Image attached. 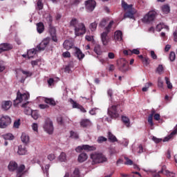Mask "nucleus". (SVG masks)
Here are the masks:
<instances>
[{"label":"nucleus","instance_id":"f257e3e1","mask_svg":"<svg viewBox=\"0 0 177 177\" xmlns=\"http://www.w3.org/2000/svg\"><path fill=\"white\" fill-rule=\"evenodd\" d=\"M113 24H114V21H111L108 26L104 28V32H103L101 34V40L102 42V44L104 45V46H106V45H109V42H110V37H109V32L111 31V27H113Z\"/></svg>","mask_w":177,"mask_h":177},{"label":"nucleus","instance_id":"f03ea898","mask_svg":"<svg viewBox=\"0 0 177 177\" xmlns=\"http://www.w3.org/2000/svg\"><path fill=\"white\" fill-rule=\"evenodd\" d=\"M90 158L92 159L93 164H100L106 162L107 158L103 153L94 152L90 155Z\"/></svg>","mask_w":177,"mask_h":177},{"label":"nucleus","instance_id":"7ed1b4c3","mask_svg":"<svg viewBox=\"0 0 177 177\" xmlns=\"http://www.w3.org/2000/svg\"><path fill=\"white\" fill-rule=\"evenodd\" d=\"M30 98V94L28 93H21L20 91H17V97L14 100V106H17V104L28 100Z\"/></svg>","mask_w":177,"mask_h":177},{"label":"nucleus","instance_id":"20e7f679","mask_svg":"<svg viewBox=\"0 0 177 177\" xmlns=\"http://www.w3.org/2000/svg\"><path fill=\"white\" fill-rule=\"evenodd\" d=\"M118 109H120V105H112L109 106L108 109V115L111 116V118H118V117H120Z\"/></svg>","mask_w":177,"mask_h":177},{"label":"nucleus","instance_id":"39448f33","mask_svg":"<svg viewBox=\"0 0 177 177\" xmlns=\"http://www.w3.org/2000/svg\"><path fill=\"white\" fill-rule=\"evenodd\" d=\"M43 128L44 131L47 132V133H49V135H52L54 131L53 122H52L50 119L47 118L45 121Z\"/></svg>","mask_w":177,"mask_h":177},{"label":"nucleus","instance_id":"423d86ee","mask_svg":"<svg viewBox=\"0 0 177 177\" xmlns=\"http://www.w3.org/2000/svg\"><path fill=\"white\" fill-rule=\"evenodd\" d=\"M157 12L156 11H149L147 15L142 19V23H151L156 19Z\"/></svg>","mask_w":177,"mask_h":177},{"label":"nucleus","instance_id":"0eeeda50","mask_svg":"<svg viewBox=\"0 0 177 177\" xmlns=\"http://www.w3.org/2000/svg\"><path fill=\"white\" fill-rule=\"evenodd\" d=\"M74 30L76 37L84 35V34L86 32V27H85V24H84V23H80Z\"/></svg>","mask_w":177,"mask_h":177},{"label":"nucleus","instance_id":"6e6552de","mask_svg":"<svg viewBox=\"0 0 177 177\" xmlns=\"http://www.w3.org/2000/svg\"><path fill=\"white\" fill-rule=\"evenodd\" d=\"M12 124V119L8 115H3L0 118V128H6L8 125Z\"/></svg>","mask_w":177,"mask_h":177},{"label":"nucleus","instance_id":"1a4fd4ad","mask_svg":"<svg viewBox=\"0 0 177 177\" xmlns=\"http://www.w3.org/2000/svg\"><path fill=\"white\" fill-rule=\"evenodd\" d=\"M86 10L87 12H93L96 8V1L93 0H88L85 1Z\"/></svg>","mask_w":177,"mask_h":177},{"label":"nucleus","instance_id":"9d476101","mask_svg":"<svg viewBox=\"0 0 177 177\" xmlns=\"http://www.w3.org/2000/svg\"><path fill=\"white\" fill-rule=\"evenodd\" d=\"M50 41V38L46 37L37 46V49L39 52H41V50H45V48L49 45V42Z\"/></svg>","mask_w":177,"mask_h":177},{"label":"nucleus","instance_id":"9b49d317","mask_svg":"<svg viewBox=\"0 0 177 177\" xmlns=\"http://www.w3.org/2000/svg\"><path fill=\"white\" fill-rule=\"evenodd\" d=\"M12 104L13 103L10 100H3L1 103V109L3 111H8V110H10Z\"/></svg>","mask_w":177,"mask_h":177},{"label":"nucleus","instance_id":"f8f14e48","mask_svg":"<svg viewBox=\"0 0 177 177\" xmlns=\"http://www.w3.org/2000/svg\"><path fill=\"white\" fill-rule=\"evenodd\" d=\"M11 49H13V46L9 43H3L0 44V53H2V52H6L8 50H11Z\"/></svg>","mask_w":177,"mask_h":177},{"label":"nucleus","instance_id":"ddd939ff","mask_svg":"<svg viewBox=\"0 0 177 177\" xmlns=\"http://www.w3.org/2000/svg\"><path fill=\"white\" fill-rule=\"evenodd\" d=\"M121 66L119 67V70L122 71V73H125V71H128V62L122 58L120 59Z\"/></svg>","mask_w":177,"mask_h":177},{"label":"nucleus","instance_id":"4468645a","mask_svg":"<svg viewBox=\"0 0 177 177\" xmlns=\"http://www.w3.org/2000/svg\"><path fill=\"white\" fill-rule=\"evenodd\" d=\"M159 174H163V175H166V176L175 177V173H172L168 170H167V166L163 165L160 171H159Z\"/></svg>","mask_w":177,"mask_h":177},{"label":"nucleus","instance_id":"2eb2a0df","mask_svg":"<svg viewBox=\"0 0 177 177\" xmlns=\"http://www.w3.org/2000/svg\"><path fill=\"white\" fill-rule=\"evenodd\" d=\"M135 13H136V10L134 8H131L124 14V19H135Z\"/></svg>","mask_w":177,"mask_h":177},{"label":"nucleus","instance_id":"dca6fc26","mask_svg":"<svg viewBox=\"0 0 177 177\" xmlns=\"http://www.w3.org/2000/svg\"><path fill=\"white\" fill-rule=\"evenodd\" d=\"M74 56L77 57L79 60H82V59L85 57V54L82 53V51H81L80 48H76L75 49Z\"/></svg>","mask_w":177,"mask_h":177},{"label":"nucleus","instance_id":"f3484780","mask_svg":"<svg viewBox=\"0 0 177 177\" xmlns=\"http://www.w3.org/2000/svg\"><path fill=\"white\" fill-rule=\"evenodd\" d=\"M73 46H74V43L71 40H65L63 44V47L66 50H70V49L73 48Z\"/></svg>","mask_w":177,"mask_h":177},{"label":"nucleus","instance_id":"a211bd4d","mask_svg":"<svg viewBox=\"0 0 177 177\" xmlns=\"http://www.w3.org/2000/svg\"><path fill=\"white\" fill-rule=\"evenodd\" d=\"M28 104H30L29 102H27L24 104H22V107H24V113L25 114H26V115H31V113H32V109H31V108H30L28 106Z\"/></svg>","mask_w":177,"mask_h":177},{"label":"nucleus","instance_id":"6ab92c4d","mask_svg":"<svg viewBox=\"0 0 177 177\" xmlns=\"http://www.w3.org/2000/svg\"><path fill=\"white\" fill-rule=\"evenodd\" d=\"M114 39L118 42L122 41V32L121 30H117L114 32Z\"/></svg>","mask_w":177,"mask_h":177},{"label":"nucleus","instance_id":"aec40b11","mask_svg":"<svg viewBox=\"0 0 177 177\" xmlns=\"http://www.w3.org/2000/svg\"><path fill=\"white\" fill-rule=\"evenodd\" d=\"M8 169L11 172H13V171H16L17 169V163L15 161H10L8 165Z\"/></svg>","mask_w":177,"mask_h":177},{"label":"nucleus","instance_id":"412c9836","mask_svg":"<svg viewBox=\"0 0 177 177\" xmlns=\"http://www.w3.org/2000/svg\"><path fill=\"white\" fill-rule=\"evenodd\" d=\"M21 140L23 143H25V145H27L30 142V136H28V134L26 133H22L21 136Z\"/></svg>","mask_w":177,"mask_h":177},{"label":"nucleus","instance_id":"4be33fe9","mask_svg":"<svg viewBox=\"0 0 177 177\" xmlns=\"http://www.w3.org/2000/svg\"><path fill=\"white\" fill-rule=\"evenodd\" d=\"M162 28H165V30H167V31H169V27L164 24V23L160 22L156 26V31L160 32L162 30Z\"/></svg>","mask_w":177,"mask_h":177},{"label":"nucleus","instance_id":"5701e85b","mask_svg":"<svg viewBox=\"0 0 177 177\" xmlns=\"http://www.w3.org/2000/svg\"><path fill=\"white\" fill-rule=\"evenodd\" d=\"M83 150H85V151H95V150H96V146L83 145Z\"/></svg>","mask_w":177,"mask_h":177},{"label":"nucleus","instance_id":"b1692460","mask_svg":"<svg viewBox=\"0 0 177 177\" xmlns=\"http://www.w3.org/2000/svg\"><path fill=\"white\" fill-rule=\"evenodd\" d=\"M133 5L132 4H128L125 1L122 0V8L124 9V10H131V9H133Z\"/></svg>","mask_w":177,"mask_h":177},{"label":"nucleus","instance_id":"393cba45","mask_svg":"<svg viewBox=\"0 0 177 177\" xmlns=\"http://www.w3.org/2000/svg\"><path fill=\"white\" fill-rule=\"evenodd\" d=\"M17 153L19 156H24V154H26L27 153V149H26V147L22 146V145H19L18 147Z\"/></svg>","mask_w":177,"mask_h":177},{"label":"nucleus","instance_id":"a878e982","mask_svg":"<svg viewBox=\"0 0 177 177\" xmlns=\"http://www.w3.org/2000/svg\"><path fill=\"white\" fill-rule=\"evenodd\" d=\"M88 160V155L86 153H82L79 155L77 160L79 162H84Z\"/></svg>","mask_w":177,"mask_h":177},{"label":"nucleus","instance_id":"bb28decb","mask_svg":"<svg viewBox=\"0 0 177 177\" xmlns=\"http://www.w3.org/2000/svg\"><path fill=\"white\" fill-rule=\"evenodd\" d=\"M37 30L39 34H42L44 32V31L45 30V26H44V24L42 22L37 24Z\"/></svg>","mask_w":177,"mask_h":177},{"label":"nucleus","instance_id":"cd10ccee","mask_svg":"<svg viewBox=\"0 0 177 177\" xmlns=\"http://www.w3.org/2000/svg\"><path fill=\"white\" fill-rule=\"evenodd\" d=\"M38 49L36 48H32L30 49L28 51V57L29 59H31V57H34V56H35V55H37V52H38Z\"/></svg>","mask_w":177,"mask_h":177},{"label":"nucleus","instance_id":"c85d7f7f","mask_svg":"<svg viewBox=\"0 0 177 177\" xmlns=\"http://www.w3.org/2000/svg\"><path fill=\"white\" fill-rule=\"evenodd\" d=\"M44 102L46 104H50V106H56V101L53 98L44 97Z\"/></svg>","mask_w":177,"mask_h":177},{"label":"nucleus","instance_id":"c756f323","mask_svg":"<svg viewBox=\"0 0 177 177\" xmlns=\"http://www.w3.org/2000/svg\"><path fill=\"white\" fill-rule=\"evenodd\" d=\"M80 125L85 128L86 127H91V125H92V122H91V120L86 119L82 120V122H80Z\"/></svg>","mask_w":177,"mask_h":177},{"label":"nucleus","instance_id":"7c9ffc66","mask_svg":"<svg viewBox=\"0 0 177 177\" xmlns=\"http://www.w3.org/2000/svg\"><path fill=\"white\" fill-rule=\"evenodd\" d=\"M122 121L124 124V125H126V127L127 128H129V127L131 125V122H130L129 118L128 117L122 116Z\"/></svg>","mask_w":177,"mask_h":177},{"label":"nucleus","instance_id":"2f4dec72","mask_svg":"<svg viewBox=\"0 0 177 177\" xmlns=\"http://www.w3.org/2000/svg\"><path fill=\"white\" fill-rule=\"evenodd\" d=\"M177 133V127L170 133V135L168 137L165 138L163 140V142H168L169 139H172L174 135H176Z\"/></svg>","mask_w":177,"mask_h":177},{"label":"nucleus","instance_id":"473e14b6","mask_svg":"<svg viewBox=\"0 0 177 177\" xmlns=\"http://www.w3.org/2000/svg\"><path fill=\"white\" fill-rule=\"evenodd\" d=\"M94 52L96 53V55H98V56H100L102 55V48H100V45L96 44L94 47Z\"/></svg>","mask_w":177,"mask_h":177},{"label":"nucleus","instance_id":"72a5a7b5","mask_svg":"<svg viewBox=\"0 0 177 177\" xmlns=\"http://www.w3.org/2000/svg\"><path fill=\"white\" fill-rule=\"evenodd\" d=\"M5 140H13L15 136L12 133H6L2 136Z\"/></svg>","mask_w":177,"mask_h":177},{"label":"nucleus","instance_id":"f704fd0d","mask_svg":"<svg viewBox=\"0 0 177 177\" xmlns=\"http://www.w3.org/2000/svg\"><path fill=\"white\" fill-rule=\"evenodd\" d=\"M71 177H81V173L80 172V169L75 168L71 174Z\"/></svg>","mask_w":177,"mask_h":177},{"label":"nucleus","instance_id":"c9c22d12","mask_svg":"<svg viewBox=\"0 0 177 177\" xmlns=\"http://www.w3.org/2000/svg\"><path fill=\"white\" fill-rule=\"evenodd\" d=\"M78 24H80V23H78V19L75 18H73L70 22V25L71 27H74V29L78 26Z\"/></svg>","mask_w":177,"mask_h":177},{"label":"nucleus","instance_id":"e433bc0d","mask_svg":"<svg viewBox=\"0 0 177 177\" xmlns=\"http://www.w3.org/2000/svg\"><path fill=\"white\" fill-rule=\"evenodd\" d=\"M108 138L109 140H110L111 142H117V138L115 137L114 135H113V133H111V132H108Z\"/></svg>","mask_w":177,"mask_h":177},{"label":"nucleus","instance_id":"4c0bfd02","mask_svg":"<svg viewBox=\"0 0 177 177\" xmlns=\"http://www.w3.org/2000/svg\"><path fill=\"white\" fill-rule=\"evenodd\" d=\"M69 102L73 106V109H79L80 108V104L77 103V102L74 101L73 99H70Z\"/></svg>","mask_w":177,"mask_h":177},{"label":"nucleus","instance_id":"58836bf2","mask_svg":"<svg viewBox=\"0 0 177 177\" xmlns=\"http://www.w3.org/2000/svg\"><path fill=\"white\" fill-rule=\"evenodd\" d=\"M161 9H162V12H163V13H165V15H167V13L170 12L169 6L168 5L162 6L161 7Z\"/></svg>","mask_w":177,"mask_h":177},{"label":"nucleus","instance_id":"ea45409f","mask_svg":"<svg viewBox=\"0 0 177 177\" xmlns=\"http://www.w3.org/2000/svg\"><path fill=\"white\" fill-rule=\"evenodd\" d=\"M59 160L62 162H64L67 160V157L66 156V153L62 152L59 156Z\"/></svg>","mask_w":177,"mask_h":177},{"label":"nucleus","instance_id":"a19ab883","mask_svg":"<svg viewBox=\"0 0 177 177\" xmlns=\"http://www.w3.org/2000/svg\"><path fill=\"white\" fill-rule=\"evenodd\" d=\"M108 21H109V20H107L106 19H102L99 24V26L101 27V28H104V27H106Z\"/></svg>","mask_w":177,"mask_h":177},{"label":"nucleus","instance_id":"79ce46f5","mask_svg":"<svg viewBox=\"0 0 177 177\" xmlns=\"http://www.w3.org/2000/svg\"><path fill=\"white\" fill-rule=\"evenodd\" d=\"M153 86V83L151 82L146 83L145 87L142 88V92H147L149 91V88H150V86Z\"/></svg>","mask_w":177,"mask_h":177},{"label":"nucleus","instance_id":"37998d69","mask_svg":"<svg viewBox=\"0 0 177 177\" xmlns=\"http://www.w3.org/2000/svg\"><path fill=\"white\" fill-rule=\"evenodd\" d=\"M89 28L91 31H96V28H97V23L96 21L91 23L89 26Z\"/></svg>","mask_w":177,"mask_h":177},{"label":"nucleus","instance_id":"c03bdc74","mask_svg":"<svg viewBox=\"0 0 177 177\" xmlns=\"http://www.w3.org/2000/svg\"><path fill=\"white\" fill-rule=\"evenodd\" d=\"M30 115L34 120H38L39 118V114H38V111H32Z\"/></svg>","mask_w":177,"mask_h":177},{"label":"nucleus","instance_id":"a18cd8bd","mask_svg":"<svg viewBox=\"0 0 177 177\" xmlns=\"http://www.w3.org/2000/svg\"><path fill=\"white\" fill-rule=\"evenodd\" d=\"M37 6V9H38V10H42V9H44V4L42 3V0H38Z\"/></svg>","mask_w":177,"mask_h":177},{"label":"nucleus","instance_id":"49530a36","mask_svg":"<svg viewBox=\"0 0 177 177\" xmlns=\"http://www.w3.org/2000/svg\"><path fill=\"white\" fill-rule=\"evenodd\" d=\"M164 71V66H162V65H159L158 66V68H156V73H158V74H162V72Z\"/></svg>","mask_w":177,"mask_h":177},{"label":"nucleus","instance_id":"de8ad7c7","mask_svg":"<svg viewBox=\"0 0 177 177\" xmlns=\"http://www.w3.org/2000/svg\"><path fill=\"white\" fill-rule=\"evenodd\" d=\"M165 80L166 81L168 89H172V83H171V82L169 81V78L165 77Z\"/></svg>","mask_w":177,"mask_h":177},{"label":"nucleus","instance_id":"09e8293b","mask_svg":"<svg viewBox=\"0 0 177 177\" xmlns=\"http://www.w3.org/2000/svg\"><path fill=\"white\" fill-rule=\"evenodd\" d=\"M176 59V55L175 54V52H171L169 54V60L171 62H175Z\"/></svg>","mask_w":177,"mask_h":177},{"label":"nucleus","instance_id":"8fccbe9b","mask_svg":"<svg viewBox=\"0 0 177 177\" xmlns=\"http://www.w3.org/2000/svg\"><path fill=\"white\" fill-rule=\"evenodd\" d=\"M22 74H24V75H26V78L28 77H31V75H32V73L28 71H21Z\"/></svg>","mask_w":177,"mask_h":177},{"label":"nucleus","instance_id":"3c124183","mask_svg":"<svg viewBox=\"0 0 177 177\" xmlns=\"http://www.w3.org/2000/svg\"><path fill=\"white\" fill-rule=\"evenodd\" d=\"M24 169H26V166H24V165H21L18 168H17L18 174H21Z\"/></svg>","mask_w":177,"mask_h":177},{"label":"nucleus","instance_id":"603ef678","mask_svg":"<svg viewBox=\"0 0 177 177\" xmlns=\"http://www.w3.org/2000/svg\"><path fill=\"white\" fill-rule=\"evenodd\" d=\"M97 141L98 143H103V142H107V138L103 136H100L97 138Z\"/></svg>","mask_w":177,"mask_h":177},{"label":"nucleus","instance_id":"864d4df0","mask_svg":"<svg viewBox=\"0 0 177 177\" xmlns=\"http://www.w3.org/2000/svg\"><path fill=\"white\" fill-rule=\"evenodd\" d=\"M124 160H126L125 165H132L133 164V161L127 157H124Z\"/></svg>","mask_w":177,"mask_h":177},{"label":"nucleus","instance_id":"5fc2aeb1","mask_svg":"<svg viewBox=\"0 0 177 177\" xmlns=\"http://www.w3.org/2000/svg\"><path fill=\"white\" fill-rule=\"evenodd\" d=\"M130 53H131V55H140V51L139 50V48H134L130 51Z\"/></svg>","mask_w":177,"mask_h":177},{"label":"nucleus","instance_id":"6e6d98bb","mask_svg":"<svg viewBox=\"0 0 177 177\" xmlns=\"http://www.w3.org/2000/svg\"><path fill=\"white\" fill-rule=\"evenodd\" d=\"M71 138H72V139H78V133L74 131H71Z\"/></svg>","mask_w":177,"mask_h":177},{"label":"nucleus","instance_id":"4d7b16f0","mask_svg":"<svg viewBox=\"0 0 177 177\" xmlns=\"http://www.w3.org/2000/svg\"><path fill=\"white\" fill-rule=\"evenodd\" d=\"M148 122L151 127H153L154 125V123H153V115H149L148 117Z\"/></svg>","mask_w":177,"mask_h":177},{"label":"nucleus","instance_id":"13d9d810","mask_svg":"<svg viewBox=\"0 0 177 177\" xmlns=\"http://www.w3.org/2000/svg\"><path fill=\"white\" fill-rule=\"evenodd\" d=\"M137 150H138V154H142V153H143V146L142 145V144H140L138 145Z\"/></svg>","mask_w":177,"mask_h":177},{"label":"nucleus","instance_id":"bf43d9fd","mask_svg":"<svg viewBox=\"0 0 177 177\" xmlns=\"http://www.w3.org/2000/svg\"><path fill=\"white\" fill-rule=\"evenodd\" d=\"M56 158V156H55V154L53 153H50L48 156V160H49V161H53V160H55Z\"/></svg>","mask_w":177,"mask_h":177},{"label":"nucleus","instance_id":"052dcab7","mask_svg":"<svg viewBox=\"0 0 177 177\" xmlns=\"http://www.w3.org/2000/svg\"><path fill=\"white\" fill-rule=\"evenodd\" d=\"M46 21L48 23V24H50L53 21V18L50 15H48L47 17H46Z\"/></svg>","mask_w":177,"mask_h":177},{"label":"nucleus","instance_id":"680f3d73","mask_svg":"<svg viewBox=\"0 0 177 177\" xmlns=\"http://www.w3.org/2000/svg\"><path fill=\"white\" fill-rule=\"evenodd\" d=\"M65 73H70L71 71V64H68L65 66L64 68Z\"/></svg>","mask_w":177,"mask_h":177},{"label":"nucleus","instance_id":"e2e57ef3","mask_svg":"<svg viewBox=\"0 0 177 177\" xmlns=\"http://www.w3.org/2000/svg\"><path fill=\"white\" fill-rule=\"evenodd\" d=\"M163 85H164V82H162V80H161V78H158V86L159 88H162Z\"/></svg>","mask_w":177,"mask_h":177},{"label":"nucleus","instance_id":"0e129e2a","mask_svg":"<svg viewBox=\"0 0 177 177\" xmlns=\"http://www.w3.org/2000/svg\"><path fill=\"white\" fill-rule=\"evenodd\" d=\"M63 57H71V54L68 51H66L62 53Z\"/></svg>","mask_w":177,"mask_h":177},{"label":"nucleus","instance_id":"69168bd1","mask_svg":"<svg viewBox=\"0 0 177 177\" xmlns=\"http://www.w3.org/2000/svg\"><path fill=\"white\" fill-rule=\"evenodd\" d=\"M149 57H145L142 59V63L145 66H147L149 64Z\"/></svg>","mask_w":177,"mask_h":177},{"label":"nucleus","instance_id":"338daca9","mask_svg":"<svg viewBox=\"0 0 177 177\" xmlns=\"http://www.w3.org/2000/svg\"><path fill=\"white\" fill-rule=\"evenodd\" d=\"M19 127H20V119H19L18 120H16L14 122V128H19Z\"/></svg>","mask_w":177,"mask_h":177},{"label":"nucleus","instance_id":"774afa93","mask_svg":"<svg viewBox=\"0 0 177 177\" xmlns=\"http://www.w3.org/2000/svg\"><path fill=\"white\" fill-rule=\"evenodd\" d=\"M174 35V42H177V30H175L173 33Z\"/></svg>","mask_w":177,"mask_h":177}]
</instances>
